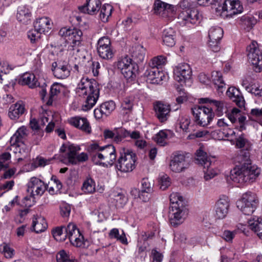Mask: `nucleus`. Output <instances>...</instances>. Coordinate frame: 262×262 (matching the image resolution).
<instances>
[{"mask_svg":"<svg viewBox=\"0 0 262 262\" xmlns=\"http://www.w3.org/2000/svg\"><path fill=\"white\" fill-rule=\"evenodd\" d=\"M239 158L242 165L231 170L230 179L240 184L253 182L260 173V168L251 163L249 152H241Z\"/></svg>","mask_w":262,"mask_h":262,"instance_id":"obj_1","label":"nucleus"},{"mask_svg":"<svg viewBox=\"0 0 262 262\" xmlns=\"http://www.w3.org/2000/svg\"><path fill=\"white\" fill-rule=\"evenodd\" d=\"M75 91L77 96L84 99L82 109L84 111L91 110L96 104L99 97L98 83L94 79L88 77L81 79Z\"/></svg>","mask_w":262,"mask_h":262,"instance_id":"obj_2","label":"nucleus"},{"mask_svg":"<svg viewBox=\"0 0 262 262\" xmlns=\"http://www.w3.org/2000/svg\"><path fill=\"white\" fill-rule=\"evenodd\" d=\"M90 148L92 160L96 165L111 166L116 159L115 149L112 145L100 147L97 144H93Z\"/></svg>","mask_w":262,"mask_h":262,"instance_id":"obj_3","label":"nucleus"},{"mask_svg":"<svg viewBox=\"0 0 262 262\" xmlns=\"http://www.w3.org/2000/svg\"><path fill=\"white\" fill-rule=\"evenodd\" d=\"M59 34L71 41L68 47V50L72 52L73 54L79 56L78 53L81 50L82 31L75 28H63L59 30Z\"/></svg>","mask_w":262,"mask_h":262,"instance_id":"obj_4","label":"nucleus"},{"mask_svg":"<svg viewBox=\"0 0 262 262\" xmlns=\"http://www.w3.org/2000/svg\"><path fill=\"white\" fill-rule=\"evenodd\" d=\"M258 204V200L256 195L251 192L244 193L236 203L237 207L244 214L249 215L255 210Z\"/></svg>","mask_w":262,"mask_h":262,"instance_id":"obj_5","label":"nucleus"},{"mask_svg":"<svg viewBox=\"0 0 262 262\" xmlns=\"http://www.w3.org/2000/svg\"><path fill=\"white\" fill-rule=\"evenodd\" d=\"M196 161L203 166L204 178L208 181L214 178L217 173L211 158L207 157L206 152L202 149H199L196 153Z\"/></svg>","mask_w":262,"mask_h":262,"instance_id":"obj_6","label":"nucleus"},{"mask_svg":"<svg viewBox=\"0 0 262 262\" xmlns=\"http://www.w3.org/2000/svg\"><path fill=\"white\" fill-rule=\"evenodd\" d=\"M257 43L252 41L247 47V56L249 62L252 66L256 72L262 71V51L257 47Z\"/></svg>","mask_w":262,"mask_h":262,"instance_id":"obj_7","label":"nucleus"},{"mask_svg":"<svg viewBox=\"0 0 262 262\" xmlns=\"http://www.w3.org/2000/svg\"><path fill=\"white\" fill-rule=\"evenodd\" d=\"M136 154L131 150H127L121 153L116 167L122 172H131L136 167Z\"/></svg>","mask_w":262,"mask_h":262,"instance_id":"obj_8","label":"nucleus"},{"mask_svg":"<svg viewBox=\"0 0 262 262\" xmlns=\"http://www.w3.org/2000/svg\"><path fill=\"white\" fill-rule=\"evenodd\" d=\"M191 112L198 124L201 126L207 125L214 116L211 108L200 105H195L192 107Z\"/></svg>","mask_w":262,"mask_h":262,"instance_id":"obj_9","label":"nucleus"},{"mask_svg":"<svg viewBox=\"0 0 262 262\" xmlns=\"http://www.w3.org/2000/svg\"><path fill=\"white\" fill-rule=\"evenodd\" d=\"M128 136L137 140L135 144L137 147L142 148L145 146L146 142L140 139V136L139 132H104L105 138L112 139L117 143Z\"/></svg>","mask_w":262,"mask_h":262,"instance_id":"obj_10","label":"nucleus"},{"mask_svg":"<svg viewBox=\"0 0 262 262\" xmlns=\"http://www.w3.org/2000/svg\"><path fill=\"white\" fill-rule=\"evenodd\" d=\"M179 23L182 26L189 27L192 25L199 24L202 19V15L195 8L182 11L179 15Z\"/></svg>","mask_w":262,"mask_h":262,"instance_id":"obj_11","label":"nucleus"},{"mask_svg":"<svg viewBox=\"0 0 262 262\" xmlns=\"http://www.w3.org/2000/svg\"><path fill=\"white\" fill-rule=\"evenodd\" d=\"M216 11L226 12L227 16L233 15L243 12V7L239 0H224L223 3L216 8Z\"/></svg>","mask_w":262,"mask_h":262,"instance_id":"obj_12","label":"nucleus"},{"mask_svg":"<svg viewBox=\"0 0 262 262\" xmlns=\"http://www.w3.org/2000/svg\"><path fill=\"white\" fill-rule=\"evenodd\" d=\"M67 238L68 237L71 243L77 247H84L85 241L75 224L70 223L65 228Z\"/></svg>","mask_w":262,"mask_h":262,"instance_id":"obj_13","label":"nucleus"},{"mask_svg":"<svg viewBox=\"0 0 262 262\" xmlns=\"http://www.w3.org/2000/svg\"><path fill=\"white\" fill-rule=\"evenodd\" d=\"M80 149L78 146L73 144L70 143L63 144L60 148V152L62 154L61 157L60 158V160L63 162L68 161L72 163Z\"/></svg>","mask_w":262,"mask_h":262,"instance_id":"obj_14","label":"nucleus"},{"mask_svg":"<svg viewBox=\"0 0 262 262\" xmlns=\"http://www.w3.org/2000/svg\"><path fill=\"white\" fill-rule=\"evenodd\" d=\"M97 51L99 55L103 59H112L114 53L111 47V42L107 37H102L98 41Z\"/></svg>","mask_w":262,"mask_h":262,"instance_id":"obj_15","label":"nucleus"},{"mask_svg":"<svg viewBox=\"0 0 262 262\" xmlns=\"http://www.w3.org/2000/svg\"><path fill=\"white\" fill-rule=\"evenodd\" d=\"M223 36V30L221 27H213L210 29L208 32V45L212 51L217 52L220 50L219 45Z\"/></svg>","mask_w":262,"mask_h":262,"instance_id":"obj_16","label":"nucleus"},{"mask_svg":"<svg viewBox=\"0 0 262 262\" xmlns=\"http://www.w3.org/2000/svg\"><path fill=\"white\" fill-rule=\"evenodd\" d=\"M28 191L32 196H41L47 189V185L40 179L31 178L27 184Z\"/></svg>","mask_w":262,"mask_h":262,"instance_id":"obj_17","label":"nucleus"},{"mask_svg":"<svg viewBox=\"0 0 262 262\" xmlns=\"http://www.w3.org/2000/svg\"><path fill=\"white\" fill-rule=\"evenodd\" d=\"M230 207V200L225 195L220 196L215 205V215L218 219H223L227 215Z\"/></svg>","mask_w":262,"mask_h":262,"instance_id":"obj_18","label":"nucleus"},{"mask_svg":"<svg viewBox=\"0 0 262 262\" xmlns=\"http://www.w3.org/2000/svg\"><path fill=\"white\" fill-rule=\"evenodd\" d=\"M189 163L184 154H178L174 155L169 163V168L174 172H181L187 168Z\"/></svg>","mask_w":262,"mask_h":262,"instance_id":"obj_19","label":"nucleus"},{"mask_svg":"<svg viewBox=\"0 0 262 262\" xmlns=\"http://www.w3.org/2000/svg\"><path fill=\"white\" fill-rule=\"evenodd\" d=\"M191 70L189 65L186 63H181L176 66L173 69L174 78L180 82H185L190 79Z\"/></svg>","mask_w":262,"mask_h":262,"instance_id":"obj_20","label":"nucleus"},{"mask_svg":"<svg viewBox=\"0 0 262 262\" xmlns=\"http://www.w3.org/2000/svg\"><path fill=\"white\" fill-rule=\"evenodd\" d=\"M187 210L184 206L169 209L171 224L177 225L182 223L187 216Z\"/></svg>","mask_w":262,"mask_h":262,"instance_id":"obj_21","label":"nucleus"},{"mask_svg":"<svg viewBox=\"0 0 262 262\" xmlns=\"http://www.w3.org/2000/svg\"><path fill=\"white\" fill-rule=\"evenodd\" d=\"M144 75L146 77V81L151 84H160L166 77L162 71L151 67L146 70Z\"/></svg>","mask_w":262,"mask_h":262,"instance_id":"obj_22","label":"nucleus"},{"mask_svg":"<svg viewBox=\"0 0 262 262\" xmlns=\"http://www.w3.org/2000/svg\"><path fill=\"white\" fill-rule=\"evenodd\" d=\"M155 13L163 17L168 16L174 11V6L160 0H157L154 4Z\"/></svg>","mask_w":262,"mask_h":262,"instance_id":"obj_23","label":"nucleus"},{"mask_svg":"<svg viewBox=\"0 0 262 262\" xmlns=\"http://www.w3.org/2000/svg\"><path fill=\"white\" fill-rule=\"evenodd\" d=\"M154 109L156 116L161 122L167 120L170 111L169 105L158 101L154 105Z\"/></svg>","mask_w":262,"mask_h":262,"instance_id":"obj_24","label":"nucleus"},{"mask_svg":"<svg viewBox=\"0 0 262 262\" xmlns=\"http://www.w3.org/2000/svg\"><path fill=\"white\" fill-rule=\"evenodd\" d=\"M101 6L100 0H87L85 4L79 7L80 11L90 15L96 14Z\"/></svg>","mask_w":262,"mask_h":262,"instance_id":"obj_25","label":"nucleus"},{"mask_svg":"<svg viewBox=\"0 0 262 262\" xmlns=\"http://www.w3.org/2000/svg\"><path fill=\"white\" fill-rule=\"evenodd\" d=\"M228 97L239 107L244 106L245 100L244 97L238 89L234 86L228 88L227 92Z\"/></svg>","mask_w":262,"mask_h":262,"instance_id":"obj_26","label":"nucleus"},{"mask_svg":"<svg viewBox=\"0 0 262 262\" xmlns=\"http://www.w3.org/2000/svg\"><path fill=\"white\" fill-rule=\"evenodd\" d=\"M31 10L29 6L23 5L18 7L16 13V19L18 21L27 24L31 20Z\"/></svg>","mask_w":262,"mask_h":262,"instance_id":"obj_27","label":"nucleus"},{"mask_svg":"<svg viewBox=\"0 0 262 262\" xmlns=\"http://www.w3.org/2000/svg\"><path fill=\"white\" fill-rule=\"evenodd\" d=\"M52 70L55 77L59 79H65L69 76L70 70L68 65L58 64L56 62L52 63Z\"/></svg>","mask_w":262,"mask_h":262,"instance_id":"obj_28","label":"nucleus"},{"mask_svg":"<svg viewBox=\"0 0 262 262\" xmlns=\"http://www.w3.org/2000/svg\"><path fill=\"white\" fill-rule=\"evenodd\" d=\"M25 112V104L23 102L19 101L10 106L8 115L11 120H16L24 114Z\"/></svg>","mask_w":262,"mask_h":262,"instance_id":"obj_29","label":"nucleus"},{"mask_svg":"<svg viewBox=\"0 0 262 262\" xmlns=\"http://www.w3.org/2000/svg\"><path fill=\"white\" fill-rule=\"evenodd\" d=\"M70 124L83 131H91V127L88 119L80 117H71L68 119Z\"/></svg>","mask_w":262,"mask_h":262,"instance_id":"obj_30","label":"nucleus"},{"mask_svg":"<svg viewBox=\"0 0 262 262\" xmlns=\"http://www.w3.org/2000/svg\"><path fill=\"white\" fill-rule=\"evenodd\" d=\"M47 227V223L43 217L38 215L33 216L31 226L33 231L39 233L46 231Z\"/></svg>","mask_w":262,"mask_h":262,"instance_id":"obj_31","label":"nucleus"},{"mask_svg":"<svg viewBox=\"0 0 262 262\" xmlns=\"http://www.w3.org/2000/svg\"><path fill=\"white\" fill-rule=\"evenodd\" d=\"M176 31L171 28H167L163 32V42L166 46L172 47L176 43Z\"/></svg>","mask_w":262,"mask_h":262,"instance_id":"obj_32","label":"nucleus"},{"mask_svg":"<svg viewBox=\"0 0 262 262\" xmlns=\"http://www.w3.org/2000/svg\"><path fill=\"white\" fill-rule=\"evenodd\" d=\"M34 27L39 32L41 33L48 32L51 29L50 20L48 17H41L36 19Z\"/></svg>","mask_w":262,"mask_h":262,"instance_id":"obj_33","label":"nucleus"},{"mask_svg":"<svg viewBox=\"0 0 262 262\" xmlns=\"http://www.w3.org/2000/svg\"><path fill=\"white\" fill-rule=\"evenodd\" d=\"M173 132H158L153 137L154 140L158 144L164 146L168 139L173 137Z\"/></svg>","mask_w":262,"mask_h":262,"instance_id":"obj_34","label":"nucleus"},{"mask_svg":"<svg viewBox=\"0 0 262 262\" xmlns=\"http://www.w3.org/2000/svg\"><path fill=\"white\" fill-rule=\"evenodd\" d=\"M62 85L58 83H53L50 89L49 97L47 98L46 104L51 105L53 101L56 100L57 95L60 92Z\"/></svg>","mask_w":262,"mask_h":262,"instance_id":"obj_35","label":"nucleus"},{"mask_svg":"<svg viewBox=\"0 0 262 262\" xmlns=\"http://www.w3.org/2000/svg\"><path fill=\"white\" fill-rule=\"evenodd\" d=\"M18 82L21 85H28L30 88L36 85L37 80L34 74L26 73L19 79Z\"/></svg>","mask_w":262,"mask_h":262,"instance_id":"obj_36","label":"nucleus"},{"mask_svg":"<svg viewBox=\"0 0 262 262\" xmlns=\"http://www.w3.org/2000/svg\"><path fill=\"white\" fill-rule=\"evenodd\" d=\"M95 181L89 176L84 180L81 190L85 193L91 194L95 191Z\"/></svg>","mask_w":262,"mask_h":262,"instance_id":"obj_37","label":"nucleus"},{"mask_svg":"<svg viewBox=\"0 0 262 262\" xmlns=\"http://www.w3.org/2000/svg\"><path fill=\"white\" fill-rule=\"evenodd\" d=\"M257 20L253 16H243L238 20V24L245 29L249 30L256 24Z\"/></svg>","mask_w":262,"mask_h":262,"instance_id":"obj_38","label":"nucleus"},{"mask_svg":"<svg viewBox=\"0 0 262 262\" xmlns=\"http://www.w3.org/2000/svg\"><path fill=\"white\" fill-rule=\"evenodd\" d=\"M211 78L215 88L222 92V89L224 88L225 83L223 79L222 73L219 71H213L212 72Z\"/></svg>","mask_w":262,"mask_h":262,"instance_id":"obj_39","label":"nucleus"},{"mask_svg":"<svg viewBox=\"0 0 262 262\" xmlns=\"http://www.w3.org/2000/svg\"><path fill=\"white\" fill-rule=\"evenodd\" d=\"M208 135L211 136L214 140L233 141V137L235 136V132H232L231 134H225V132H209L207 136Z\"/></svg>","mask_w":262,"mask_h":262,"instance_id":"obj_40","label":"nucleus"},{"mask_svg":"<svg viewBox=\"0 0 262 262\" xmlns=\"http://www.w3.org/2000/svg\"><path fill=\"white\" fill-rule=\"evenodd\" d=\"M249 226L259 238H262V218H258L255 220H249Z\"/></svg>","mask_w":262,"mask_h":262,"instance_id":"obj_41","label":"nucleus"},{"mask_svg":"<svg viewBox=\"0 0 262 262\" xmlns=\"http://www.w3.org/2000/svg\"><path fill=\"white\" fill-rule=\"evenodd\" d=\"M170 205L169 209L184 206L183 198L178 192H172L169 196Z\"/></svg>","mask_w":262,"mask_h":262,"instance_id":"obj_42","label":"nucleus"},{"mask_svg":"<svg viewBox=\"0 0 262 262\" xmlns=\"http://www.w3.org/2000/svg\"><path fill=\"white\" fill-rule=\"evenodd\" d=\"M230 142L232 144H235V146L239 148L245 147L248 149L251 146L250 144L244 137V134H241L238 136L235 134V136L233 137V141Z\"/></svg>","mask_w":262,"mask_h":262,"instance_id":"obj_43","label":"nucleus"},{"mask_svg":"<svg viewBox=\"0 0 262 262\" xmlns=\"http://www.w3.org/2000/svg\"><path fill=\"white\" fill-rule=\"evenodd\" d=\"M66 227H57L52 229V234L57 241L63 242L67 238V234L65 231Z\"/></svg>","mask_w":262,"mask_h":262,"instance_id":"obj_44","label":"nucleus"},{"mask_svg":"<svg viewBox=\"0 0 262 262\" xmlns=\"http://www.w3.org/2000/svg\"><path fill=\"white\" fill-rule=\"evenodd\" d=\"M99 18L103 22H106L111 15L113 7L109 4H104L100 9Z\"/></svg>","mask_w":262,"mask_h":262,"instance_id":"obj_45","label":"nucleus"},{"mask_svg":"<svg viewBox=\"0 0 262 262\" xmlns=\"http://www.w3.org/2000/svg\"><path fill=\"white\" fill-rule=\"evenodd\" d=\"M138 70V66L137 63L134 62L131 65H129L127 68L123 70L122 75L127 79H132L136 77V74Z\"/></svg>","mask_w":262,"mask_h":262,"instance_id":"obj_46","label":"nucleus"},{"mask_svg":"<svg viewBox=\"0 0 262 262\" xmlns=\"http://www.w3.org/2000/svg\"><path fill=\"white\" fill-rule=\"evenodd\" d=\"M108 236L111 239H116L122 244H127V239L123 231L121 234H119V230L117 228L111 229L108 233Z\"/></svg>","mask_w":262,"mask_h":262,"instance_id":"obj_47","label":"nucleus"},{"mask_svg":"<svg viewBox=\"0 0 262 262\" xmlns=\"http://www.w3.org/2000/svg\"><path fill=\"white\" fill-rule=\"evenodd\" d=\"M167 62V58L163 55H159L154 57L149 62V66L151 68H159L164 66Z\"/></svg>","mask_w":262,"mask_h":262,"instance_id":"obj_48","label":"nucleus"},{"mask_svg":"<svg viewBox=\"0 0 262 262\" xmlns=\"http://www.w3.org/2000/svg\"><path fill=\"white\" fill-rule=\"evenodd\" d=\"M57 262H77L70 256L69 253L64 250H60L56 256Z\"/></svg>","mask_w":262,"mask_h":262,"instance_id":"obj_49","label":"nucleus"},{"mask_svg":"<svg viewBox=\"0 0 262 262\" xmlns=\"http://www.w3.org/2000/svg\"><path fill=\"white\" fill-rule=\"evenodd\" d=\"M212 103L216 107L217 115L222 116L228 112V104L224 101L212 100Z\"/></svg>","mask_w":262,"mask_h":262,"instance_id":"obj_50","label":"nucleus"},{"mask_svg":"<svg viewBox=\"0 0 262 262\" xmlns=\"http://www.w3.org/2000/svg\"><path fill=\"white\" fill-rule=\"evenodd\" d=\"M0 253L7 258H11L14 255V250L10 245L3 243L0 245Z\"/></svg>","mask_w":262,"mask_h":262,"instance_id":"obj_51","label":"nucleus"},{"mask_svg":"<svg viewBox=\"0 0 262 262\" xmlns=\"http://www.w3.org/2000/svg\"><path fill=\"white\" fill-rule=\"evenodd\" d=\"M134 62L132 59L127 56H125L119 59L117 62V67L122 73L123 70L127 68L129 65H131Z\"/></svg>","mask_w":262,"mask_h":262,"instance_id":"obj_52","label":"nucleus"},{"mask_svg":"<svg viewBox=\"0 0 262 262\" xmlns=\"http://www.w3.org/2000/svg\"><path fill=\"white\" fill-rule=\"evenodd\" d=\"M158 184L160 188L164 190L170 185V179L166 174L161 173L158 178Z\"/></svg>","mask_w":262,"mask_h":262,"instance_id":"obj_53","label":"nucleus"},{"mask_svg":"<svg viewBox=\"0 0 262 262\" xmlns=\"http://www.w3.org/2000/svg\"><path fill=\"white\" fill-rule=\"evenodd\" d=\"M134 105V99L133 97H126L121 103V107L124 113H130L133 109Z\"/></svg>","mask_w":262,"mask_h":262,"instance_id":"obj_54","label":"nucleus"},{"mask_svg":"<svg viewBox=\"0 0 262 262\" xmlns=\"http://www.w3.org/2000/svg\"><path fill=\"white\" fill-rule=\"evenodd\" d=\"M100 107L106 117L115 110V103L113 101H109L102 103Z\"/></svg>","mask_w":262,"mask_h":262,"instance_id":"obj_55","label":"nucleus"},{"mask_svg":"<svg viewBox=\"0 0 262 262\" xmlns=\"http://www.w3.org/2000/svg\"><path fill=\"white\" fill-rule=\"evenodd\" d=\"M133 57L136 60V62H142L145 58L144 50L142 47L136 50L133 54Z\"/></svg>","mask_w":262,"mask_h":262,"instance_id":"obj_56","label":"nucleus"},{"mask_svg":"<svg viewBox=\"0 0 262 262\" xmlns=\"http://www.w3.org/2000/svg\"><path fill=\"white\" fill-rule=\"evenodd\" d=\"M41 33L39 32L35 28L33 30H30L28 32V37L30 40L31 43H34L37 41L41 37Z\"/></svg>","mask_w":262,"mask_h":262,"instance_id":"obj_57","label":"nucleus"},{"mask_svg":"<svg viewBox=\"0 0 262 262\" xmlns=\"http://www.w3.org/2000/svg\"><path fill=\"white\" fill-rule=\"evenodd\" d=\"M246 90L257 97H262V85H253L251 88L246 87Z\"/></svg>","mask_w":262,"mask_h":262,"instance_id":"obj_58","label":"nucleus"},{"mask_svg":"<svg viewBox=\"0 0 262 262\" xmlns=\"http://www.w3.org/2000/svg\"><path fill=\"white\" fill-rule=\"evenodd\" d=\"M11 155L9 152H4L0 156V171L4 168H7L8 164L5 162L10 160Z\"/></svg>","mask_w":262,"mask_h":262,"instance_id":"obj_59","label":"nucleus"},{"mask_svg":"<svg viewBox=\"0 0 262 262\" xmlns=\"http://www.w3.org/2000/svg\"><path fill=\"white\" fill-rule=\"evenodd\" d=\"M26 134V132H15L13 136L11 138V142L13 144H19L22 142L23 136ZM19 146L20 145L18 144Z\"/></svg>","mask_w":262,"mask_h":262,"instance_id":"obj_60","label":"nucleus"},{"mask_svg":"<svg viewBox=\"0 0 262 262\" xmlns=\"http://www.w3.org/2000/svg\"><path fill=\"white\" fill-rule=\"evenodd\" d=\"M141 191L146 192V193H150L152 191L151 184L148 179H143L141 181Z\"/></svg>","mask_w":262,"mask_h":262,"instance_id":"obj_61","label":"nucleus"},{"mask_svg":"<svg viewBox=\"0 0 262 262\" xmlns=\"http://www.w3.org/2000/svg\"><path fill=\"white\" fill-rule=\"evenodd\" d=\"M236 233L235 231L225 230L223 233L222 237L226 242H231Z\"/></svg>","mask_w":262,"mask_h":262,"instance_id":"obj_62","label":"nucleus"},{"mask_svg":"<svg viewBox=\"0 0 262 262\" xmlns=\"http://www.w3.org/2000/svg\"><path fill=\"white\" fill-rule=\"evenodd\" d=\"M14 185V181L10 180L5 182L0 186V189L4 190L5 191H8L12 189Z\"/></svg>","mask_w":262,"mask_h":262,"instance_id":"obj_63","label":"nucleus"},{"mask_svg":"<svg viewBox=\"0 0 262 262\" xmlns=\"http://www.w3.org/2000/svg\"><path fill=\"white\" fill-rule=\"evenodd\" d=\"M29 210L27 209L20 210L18 215L16 218V221L19 223H23L24 221L25 218Z\"/></svg>","mask_w":262,"mask_h":262,"instance_id":"obj_64","label":"nucleus"}]
</instances>
